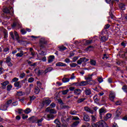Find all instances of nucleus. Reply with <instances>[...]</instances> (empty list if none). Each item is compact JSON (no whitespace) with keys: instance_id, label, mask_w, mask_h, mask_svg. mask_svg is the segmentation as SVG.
Masks as SVG:
<instances>
[{"instance_id":"nucleus-9","label":"nucleus","mask_w":127,"mask_h":127,"mask_svg":"<svg viewBox=\"0 0 127 127\" xmlns=\"http://www.w3.org/2000/svg\"><path fill=\"white\" fill-rule=\"evenodd\" d=\"M9 83V82H8V81H7V80H6V81H4L3 82L1 83L2 89H3V90H4V89H5V88H6V86H7V85H8Z\"/></svg>"},{"instance_id":"nucleus-6","label":"nucleus","mask_w":127,"mask_h":127,"mask_svg":"<svg viewBox=\"0 0 127 127\" xmlns=\"http://www.w3.org/2000/svg\"><path fill=\"white\" fill-rule=\"evenodd\" d=\"M111 27V25L109 24H107L104 26V29L103 30V31L101 32V35H104L105 34V32H107V30L106 29H109Z\"/></svg>"},{"instance_id":"nucleus-23","label":"nucleus","mask_w":127,"mask_h":127,"mask_svg":"<svg viewBox=\"0 0 127 127\" xmlns=\"http://www.w3.org/2000/svg\"><path fill=\"white\" fill-rule=\"evenodd\" d=\"M14 87H16V88H18V89H19L20 88H21V85H20V81H17L14 83Z\"/></svg>"},{"instance_id":"nucleus-34","label":"nucleus","mask_w":127,"mask_h":127,"mask_svg":"<svg viewBox=\"0 0 127 127\" xmlns=\"http://www.w3.org/2000/svg\"><path fill=\"white\" fill-rule=\"evenodd\" d=\"M79 123H80V122H79V121H75L72 124H71V127H77V126H78Z\"/></svg>"},{"instance_id":"nucleus-57","label":"nucleus","mask_w":127,"mask_h":127,"mask_svg":"<svg viewBox=\"0 0 127 127\" xmlns=\"http://www.w3.org/2000/svg\"><path fill=\"white\" fill-rule=\"evenodd\" d=\"M3 52H8V51H9V48L6 47L3 49Z\"/></svg>"},{"instance_id":"nucleus-26","label":"nucleus","mask_w":127,"mask_h":127,"mask_svg":"<svg viewBox=\"0 0 127 127\" xmlns=\"http://www.w3.org/2000/svg\"><path fill=\"white\" fill-rule=\"evenodd\" d=\"M121 114H122V109H121V108H119L117 109L116 111V117L119 118V117L121 116Z\"/></svg>"},{"instance_id":"nucleus-15","label":"nucleus","mask_w":127,"mask_h":127,"mask_svg":"<svg viewBox=\"0 0 127 127\" xmlns=\"http://www.w3.org/2000/svg\"><path fill=\"white\" fill-rule=\"evenodd\" d=\"M74 95H76V96H79V95H81V93H82V90L81 89L78 88L74 90Z\"/></svg>"},{"instance_id":"nucleus-24","label":"nucleus","mask_w":127,"mask_h":127,"mask_svg":"<svg viewBox=\"0 0 127 127\" xmlns=\"http://www.w3.org/2000/svg\"><path fill=\"white\" fill-rule=\"evenodd\" d=\"M55 59V57L54 56H51L48 58V62L49 63H52L53 61Z\"/></svg>"},{"instance_id":"nucleus-16","label":"nucleus","mask_w":127,"mask_h":127,"mask_svg":"<svg viewBox=\"0 0 127 127\" xmlns=\"http://www.w3.org/2000/svg\"><path fill=\"white\" fill-rule=\"evenodd\" d=\"M54 123L56 124V125H57L56 127H61V126H60V125H61V122H60V121L58 119H56L54 121Z\"/></svg>"},{"instance_id":"nucleus-54","label":"nucleus","mask_w":127,"mask_h":127,"mask_svg":"<svg viewBox=\"0 0 127 127\" xmlns=\"http://www.w3.org/2000/svg\"><path fill=\"white\" fill-rule=\"evenodd\" d=\"M20 31L22 34H25L26 33V31L24 29H21Z\"/></svg>"},{"instance_id":"nucleus-44","label":"nucleus","mask_w":127,"mask_h":127,"mask_svg":"<svg viewBox=\"0 0 127 127\" xmlns=\"http://www.w3.org/2000/svg\"><path fill=\"white\" fill-rule=\"evenodd\" d=\"M37 84L38 87H39V88L42 89V90H43V88H41V87H42V83H41V82H40V81H37Z\"/></svg>"},{"instance_id":"nucleus-4","label":"nucleus","mask_w":127,"mask_h":127,"mask_svg":"<svg viewBox=\"0 0 127 127\" xmlns=\"http://www.w3.org/2000/svg\"><path fill=\"white\" fill-rule=\"evenodd\" d=\"M46 112L50 113L51 115H56L57 111L54 109H51L50 107H47L46 109Z\"/></svg>"},{"instance_id":"nucleus-56","label":"nucleus","mask_w":127,"mask_h":127,"mask_svg":"<svg viewBox=\"0 0 127 127\" xmlns=\"http://www.w3.org/2000/svg\"><path fill=\"white\" fill-rule=\"evenodd\" d=\"M96 121V117L94 116V115L91 116V122H95Z\"/></svg>"},{"instance_id":"nucleus-43","label":"nucleus","mask_w":127,"mask_h":127,"mask_svg":"<svg viewBox=\"0 0 127 127\" xmlns=\"http://www.w3.org/2000/svg\"><path fill=\"white\" fill-rule=\"evenodd\" d=\"M18 25H19V24H18V23L14 22L13 23V24L12 25V27H13V28H14V27H16Z\"/></svg>"},{"instance_id":"nucleus-36","label":"nucleus","mask_w":127,"mask_h":127,"mask_svg":"<svg viewBox=\"0 0 127 127\" xmlns=\"http://www.w3.org/2000/svg\"><path fill=\"white\" fill-rule=\"evenodd\" d=\"M62 81L64 83H67V82H69V81H70V78L64 77L62 79Z\"/></svg>"},{"instance_id":"nucleus-64","label":"nucleus","mask_w":127,"mask_h":127,"mask_svg":"<svg viewBox=\"0 0 127 127\" xmlns=\"http://www.w3.org/2000/svg\"><path fill=\"white\" fill-rule=\"evenodd\" d=\"M64 62H65V63H70V59L68 58L65 59Z\"/></svg>"},{"instance_id":"nucleus-46","label":"nucleus","mask_w":127,"mask_h":127,"mask_svg":"<svg viewBox=\"0 0 127 127\" xmlns=\"http://www.w3.org/2000/svg\"><path fill=\"white\" fill-rule=\"evenodd\" d=\"M77 112L75 110H71L70 111L69 114H70V115H76V114H77Z\"/></svg>"},{"instance_id":"nucleus-25","label":"nucleus","mask_w":127,"mask_h":127,"mask_svg":"<svg viewBox=\"0 0 127 127\" xmlns=\"http://www.w3.org/2000/svg\"><path fill=\"white\" fill-rule=\"evenodd\" d=\"M56 66H62V67H65V66H67V64H64L63 63L61 62H59L57 63L56 64Z\"/></svg>"},{"instance_id":"nucleus-30","label":"nucleus","mask_w":127,"mask_h":127,"mask_svg":"<svg viewBox=\"0 0 127 127\" xmlns=\"http://www.w3.org/2000/svg\"><path fill=\"white\" fill-rule=\"evenodd\" d=\"M85 94L86 96H90V94H92V91H91V89L87 88L85 90Z\"/></svg>"},{"instance_id":"nucleus-2","label":"nucleus","mask_w":127,"mask_h":127,"mask_svg":"<svg viewBox=\"0 0 127 127\" xmlns=\"http://www.w3.org/2000/svg\"><path fill=\"white\" fill-rule=\"evenodd\" d=\"M47 44V40L44 38H41L40 39L39 46L40 47V50L42 49L45 48V45Z\"/></svg>"},{"instance_id":"nucleus-12","label":"nucleus","mask_w":127,"mask_h":127,"mask_svg":"<svg viewBox=\"0 0 127 127\" xmlns=\"http://www.w3.org/2000/svg\"><path fill=\"white\" fill-rule=\"evenodd\" d=\"M61 121L62 123H63V127H66V124H65V123H66V121L65 120V119H66V117H64L63 115L61 116Z\"/></svg>"},{"instance_id":"nucleus-14","label":"nucleus","mask_w":127,"mask_h":127,"mask_svg":"<svg viewBox=\"0 0 127 127\" xmlns=\"http://www.w3.org/2000/svg\"><path fill=\"white\" fill-rule=\"evenodd\" d=\"M84 110L86 111V112H88V113H90V114H91V115L94 114V111L89 108V107H84Z\"/></svg>"},{"instance_id":"nucleus-11","label":"nucleus","mask_w":127,"mask_h":127,"mask_svg":"<svg viewBox=\"0 0 127 127\" xmlns=\"http://www.w3.org/2000/svg\"><path fill=\"white\" fill-rule=\"evenodd\" d=\"M83 120L85 122H89L90 121V116L85 113H83Z\"/></svg>"},{"instance_id":"nucleus-22","label":"nucleus","mask_w":127,"mask_h":127,"mask_svg":"<svg viewBox=\"0 0 127 127\" xmlns=\"http://www.w3.org/2000/svg\"><path fill=\"white\" fill-rule=\"evenodd\" d=\"M52 70H53V68L52 67H47L44 71L45 72V75L47 74V73H48V72H51V71H52Z\"/></svg>"},{"instance_id":"nucleus-45","label":"nucleus","mask_w":127,"mask_h":127,"mask_svg":"<svg viewBox=\"0 0 127 127\" xmlns=\"http://www.w3.org/2000/svg\"><path fill=\"white\" fill-rule=\"evenodd\" d=\"M31 112V110L29 108H27L24 110L25 114H29Z\"/></svg>"},{"instance_id":"nucleus-61","label":"nucleus","mask_w":127,"mask_h":127,"mask_svg":"<svg viewBox=\"0 0 127 127\" xmlns=\"http://www.w3.org/2000/svg\"><path fill=\"white\" fill-rule=\"evenodd\" d=\"M12 82H15V83L16 82H18L17 81H18V78L16 77H14V78L12 79Z\"/></svg>"},{"instance_id":"nucleus-63","label":"nucleus","mask_w":127,"mask_h":127,"mask_svg":"<svg viewBox=\"0 0 127 127\" xmlns=\"http://www.w3.org/2000/svg\"><path fill=\"white\" fill-rule=\"evenodd\" d=\"M17 96H22V91H18L17 92Z\"/></svg>"},{"instance_id":"nucleus-18","label":"nucleus","mask_w":127,"mask_h":127,"mask_svg":"<svg viewBox=\"0 0 127 127\" xmlns=\"http://www.w3.org/2000/svg\"><path fill=\"white\" fill-rule=\"evenodd\" d=\"M93 75V74H88L87 76H85V80H87V81H92V80H93V78L92 77Z\"/></svg>"},{"instance_id":"nucleus-59","label":"nucleus","mask_w":127,"mask_h":127,"mask_svg":"<svg viewBox=\"0 0 127 127\" xmlns=\"http://www.w3.org/2000/svg\"><path fill=\"white\" fill-rule=\"evenodd\" d=\"M82 59H83V60L82 61V62H88V61H89V60L88 59H86L85 57L82 58Z\"/></svg>"},{"instance_id":"nucleus-13","label":"nucleus","mask_w":127,"mask_h":127,"mask_svg":"<svg viewBox=\"0 0 127 127\" xmlns=\"http://www.w3.org/2000/svg\"><path fill=\"white\" fill-rule=\"evenodd\" d=\"M29 120L30 122H31V123L36 124V122L37 121V117H32L31 118H29Z\"/></svg>"},{"instance_id":"nucleus-21","label":"nucleus","mask_w":127,"mask_h":127,"mask_svg":"<svg viewBox=\"0 0 127 127\" xmlns=\"http://www.w3.org/2000/svg\"><path fill=\"white\" fill-rule=\"evenodd\" d=\"M14 33L16 40H17L18 42H20V41H19V35H18V33H17V32H16V31H14Z\"/></svg>"},{"instance_id":"nucleus-38","label":"nucleus","mask_w":127,"mask_h":127,"mask_svg":"<svg viewBox=\"0 0 127 127\" xmlns=\"http://www.w3.org/2000/svg\"><path fill=\"white\" fill-rule=\"evenodd\" d=\"M60 51H64V50H66L67 48H66L65 47H64V46H61L59 47Z\"/></svg>"},{"instance_id":"nucleus-31","label":"nucleus","mask_w":127,"mask_h":127,"mask_svg":"<svg viewBox=\"0 0 127 127\" xmlns=\"http://www.w3.org/2000/svg\"><path fill=\"white\" fill-rule=\"evenodd\" d=\"M40 92V89L38 87H36L35 88L34 93L36 95L39 94V92Z\"/></svg>"},{"instance_id":"nucleus-27","label":"nucleus","mask_w":127,"mask_h":127,"mask_svg":"<svg viewBox=\"0 0 127 127\" xmlns=\"http://www.w3.org/2000/svg\"><path fill=\"white\" fill-rule=\"evenodd\" d=\"M2 32H3L4 34V38L6 39L8 36H7V31L5 30V29H2L1 30Z\"/></svg>"},{"instance_id":"nucleus-40","label":"nucleus","mask_w":127,"mask_h":127,"mask_svg":"<svg viewBox=\"0 0 127 127\" xmlns=\"http://www.w3.org/2000/svg\"><path fill=\"white\" fill-rule=\"evenodd\" d=\"M85 100H86V98H80V99L77 100V103H78V104H80V103H83V102H84V101H85Z\"/></svg>"},{"instance_id":"nucleus-58","label":"nucleus","mask_w":127,"mask_h":127,"mask_svg":"<svg viewBox=\"0 0 127 127\" xmlns=\"http://www.w3.org/2000/svg\"><path fill=\"white\" fill-rule=\"evenodd\" d=\"M98 81L99 83H102V82H103L104 80L103 79V78L99 77L98 78Z\"/></svg>"},{"instance_id":"nucleus-52","label":"nucleus","mask_w":127,"mask_h":127,"mask_svg":"<svg viewBox=\"0 0 127 127\" xmlns=\"http://www.w3.org/2000/svg\"><path fill=\"white\" fill-rule=\"evenodd\" d=\"M10 35L13 40H14V35H13V32H10Z\"/></svg>"},{"instance_id":"nucleus-5","label":"nucleus","mask_w":127,"mask_h":127,"mask_svg":"<svg viewBox=\"0 0 127 127\" xmlns=\"http://www.w3.org/2000/svg\"><path fill=\"white\" fill-rule=\"evenodd\" d=\"M107 113V110L105 109V108L102 107L99 109V115L100 117V119H103V115H105Z\"/></svg>"},{"instance_id":"nucleus-55","label":"nucleus","mask_w":127,"mask_h":127,"mask_svg":"<svg viewBox=\"0 0 127 127\" xmlns=\"http://www.w3.org/2000/svg\"><path fill=\"white\" fill-rule=\"evenodd\" d=\"M115 104H116L117 106H120V105L122 104V101H117L115 103Z\"/></svg>"},{"instance_id":"nucleus-17","label":"nucleus","mask_w":127,"mask_h":127,"mask_svg":"<svg viewBox=\"0 0 127 127\" xmlns=\"http://www.w3.org/2000/svg\"><path fill=\"white\" fill-rule=\"evenodd\" d=\"M43 118H41V119L39 120L38 118L37 119V122H36V124H38V127H41L42 126V121H43Z\"/></svg>"},{"instance_id":"nucleus-28","label":"nucleus","mask_w":127,"mask_h":127,"mask_svg":"<svg viewBox=\"0 0 127 127\" xmlns=\"http://www.w3.org/2000/svg\"><path fill=\"white\" fill-rule=\"evenodd\" d=\"M119 7L122 10H125V9H126V4L125 3H122L119 4Z\"/></svg>"},{"instance_id":"nucleus-53","label":"nucleus","mask_w":127,"mask_h":127,"mask_svg":"<svg viewBox=\"0 0 127 127\" xmlns=\"http://www.w3.org/2000/svg\"><path fill=\"white\" fill-rule=\"evenodd\" d=\"M69 65H70V67H76V66H77V64L72 63V64H70Z\"/></svg>"},{"instance_id":"nucleus-47","label":"nucleus","mask_w":127,"mask_h":127,"mask_svg":"<svg viewBox=\"0 0 127 127\" xmlns=\"http://www.w3.org/2000/svg\"><path fill=\"white\" fill-rule=\"evenodd\" d=\"M44 73L45 72L43 70H39L38 71V75H43Z\"/></svg>"},{"instance_id":"nucleus-42","label":"nucleus","mask_w":127,"mask_h":127,"mask_svg":"<svg viewBox=\"0 0 127 127\" xmlns=\"http://www.w3.org/2000/svg\"><path fill=\"white\" fill-rule=\"evenodd\" d=\"M92 42H93L92 40H88L86 41L85 44L86 45H90V44H92Z\"/></svg>"},{"instance_id":"nucleus-60","label":"nucleus","mask_w":127,"mask_h":127,"mask_svg":"<svg viewBox=\"0 0 127 127\" xmlns=\"http://www.w3.org/2000/svg\"><path fill=\"white\" fill-rule=\"evenodd\" d=\"M50 107H51V108H55V107H56V104H55L54 103H52L50 105Z\"/></svg>"},{"instance_id":"nucleus-62","label":"nucleus","mask_w":127,"mask_h":127,"mask_svg":"<svg viewBox=\"0 0 127 127\" xmlns=\"http://www.w3.org/2000/svg\"><path fill=\"white\" fill-rule=\"evenodd\" d=\"M94 99L95 103H98V102H99V99H98L96 96L94 97Z\"/></svg>"},{"instance_id":"nucleus-48","label":"nucleus","mask_w":127,"mask_h":127,"mask_svg":"<svg viewBox=\"0 0 127 127\" xmlns=\"http://www.w3.org/2000/svg\"><path fill=\"white\" fill-rule=\"evenodd\" d=\"M34 81V78L33 77H30L28 80V82L29 83H32Z\"/></svg>"},{"instance_id":"nucleus-35","label":"nucleus","mask_w":127,"mask_h":127,"mask_svg":"<svg viewBox=\"0 0 127 127\" xmlns=\"http://www.w3.org/2000/svg\"><path fill=\"white\" fill-rule=\"evenodd\" d=\"M23 56V51L21 50L20 51V53H17L16 55V56L17 57H22V56Z\"/></svg>"},{"instance_id":"nucleus-3","label":"nucleus","mask_w":127,"mask_h":127,"mask_svg":"<svg viewBox=\"0 0 127 127\" xmlns=\"http://www.w3.org/2000/svg\"><path fill=\"white\" fill-rule=\"evenodd\" d=\"M3 11L5 13H9L10 11L12 12V15H13V8L12 7H5L3 8Z\"/></svg>"},{"instance_id":"nucleus-20","label":"nucleus","mask_w":127,"mask_h":127,"mask_svg":"<svg viewBox=\"0 0 127 127\" xmlns=\"http://www.w3.org/2000/svg\"><path fill=\"white\" fill-rule=\"evenodd\" d=\"M110 118H112V114L108 113L106 115L103 117V119L104 121H108V120H109V119H110Z\"/></svg>"},{"instance_id":"nucleus-1","label":"nucleus","mask_w":127,"mask_h":127,"mask_svg":"<svg viewBox=\"0 0 127 127\" xmlns=\"http://www.w3.org/2000/svg\"><path fill=\"white\" fill-rule=\"evenodd\" d=\"M107 125L106 122L103 120L97 122L96 124L92 125V127H107Z\"/></svg>"},{"instance_id":"nucleus-33","label":"nucleus","mask_w":127,"mask_h":127,"mask_svg":"<svg viewBox=\"0 0 127 127\" xmlns=\"http://www.w3.org/2000/svg\"><path fill=\"white\" fill-rule=\"evenodd\" d=\"M122 90L125 93L127 94V85H124L122 87Z\"/></svg>"},{"instance_id":"nucleus-29","label":"nucleus","mask_w":127,"mask_h":127,"mask_svg":"<svg viewBox=\"0 0 127 127\" xmlns=\"http://www.w3.org/2000/svg\"><path fill=\"white\" fill-rule=\"evenodd\" d=\"M88 85V81H81L79 82V84L78 85L79 86H86Z\"/></svg>"},{"instance_id":"nucleus-49","label":"nucleus","mask_w":127,"mask_h":127,"mask_svg":"<svg viewBox=\"0 0 127 127\" xmlns=\"http://www.w3.org/2000/svg\"><path fill=\"white\" fill-rule=\"evenodd\" d=\"M12 103V100H9L8 101H7V102H6L5 105L6 106H8V105H10V104H11Z\"/></svg>"},{"instance_id":"nucleus-32","label":"nucleus","mask_w":127,"mask_h":127,"mask_svg":"<svg viewBox=\"0 0 127 127\" xmlns=\"http://www.w3.org/2000/svg\"><path fill=\"white\" fill-rule=\"evenodd\" d=\"M90 64L91 65H92V66H96V65H97V62H96V61L91 59Z\"/></svg>"},{"instance_id":"nucleus-39","label":"nucleus","mask_w":127,"mask_h":127,"mask_svg":"<svg viewBox=\"0 0 127 127\" xmlns=\"http://www.w3.org/2000/svg\"><path fill=\"white\" fill-rule=\"evenodd\" d=\"M83 60H84V59H82V58H80L79 60L77 62V64H78V65H81V64L83 63Z\"/></svg>"},{"instance_id":"nucleus-19","label":"nucleus","mask_w":127,"mask_h":127,"mask_svg":"<svg viewBox=\"0 0 127 127\" xmlns=\"http://www.w3.org/2000/svg\"><path fill=\"white\" fill-rule=\"evenodd\" d=\"M55 118V116L53 114H48L47 115V118L48 119V121H50V120H53Z\"/></svg>"},{"instance_id":"nucleus-37","label":"nucleus","mask_w":127,"mask_h":127,"mask_svg":"<svg viewBox=\"0 0 127 127\" xmlns=\"http://www.w3.org/2000/svg\"><path fill=\"white\" fill-rule=\"evenodd\" d=\"M108 37H106V36H103L101 37V41H102V42H106V41H107V40H108Z\"/></svg>"},{"instance_id":"nucleus-7","label":"nucleus","mask_w":127,"mask_h":127,"mask_svg":"<svg viewBox=\"0 0 127 127\" xmlns=\"http://www.w3.org/2000/svg\"><path fill=\"white\" fill-rule=\"evenodd\" d=\"M51 103V100L49 99V98H46L43 101V104L44 106H47L50 105Z\"/></svg>"},{"instance_id":"nucleus-41","label":"nucleus","mask_w":127,"mask_h":127,"mask_svg":"<svg viewBox=\"0 0 127 127\" xmlns=\"http://www.w3.org/2000/svg\"><path fill=\"white\" fill-rule=\"evenodd\" d=\"M11 89H12V85H11V84H9L7 86V91L8 92H10V90H11Z\"/></svg>"},{"instance_id":"nucleus-10","label":"nucleus","mask_w":127,"mask_h":127,"mask_svg":"<svg viewBox=\"0 0 127 127\" xmlns=\"http://www.w3.org/2000/svg\"><path fill=\"white\" fill-rule=\"evenodd\" d=\"M115 98H116V94L113 92L110 93L109 94V99L110 101H111V102H114Z\"/></svg>"},{"instance_id":"nucleus-51","label":"nucleus","mask_w":127,"mask_h":127,"mask_svg":"<svg viewBox=\"0 0 127 127\" xmlns=\"http://www.w3.org/2000/svg\"><path fill=\"white\" fill-rule=\"evenodd\" d=\"M68 92H69V89H66L65 90H64L62 92L63 95H67V94H68Z\"/></svg>"},{"instance_id":"nucleus-50","label":"nucleus","mask_w":127,"mask_h":127,"mask_svg":"<svg viewBox=\"0 0 127 127\" xmlns=\"http://www.w3.org/2000/svg\"><path fill=\"white\" fill-rule=\"evenodd\" d=\"M8 106H7V105H6V104L5 105H3L2 108H3L2 109V111H6V110H7V107Z\"/></svg>"},{"instance_id":"nucleus-8","label":"nucleus","mask_w":127,"mask_h":127,"mask_svg":"<svg viewBox=\"0 0 127 127\" xmlns=\"http://www.w3.org/2000/svg\"><path fill=\"white\" fill-rule=\"evenodd\" d=\"M10 61H11V59L10 57H8L6 58L5 63H6L8 66L11 67V66H12V63H11V62Z\"/></svg>"}]
</instances>
